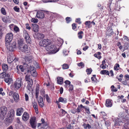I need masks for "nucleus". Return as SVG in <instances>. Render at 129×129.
I'll list each match as a JSON object with an SVG mask.
<instances>
[{
    "label": "nucleus",
    "mask_w": 129,
    "mask_h": 129,
    "mask_svg": "<svg viewBox=\"0 0 129 129\" xmlns=\"http://www.w3.org/2000/svg\"><path fill=\"white\" fill-rule=\"evenodd\" d=\"M32 57L31 56H25L24 58L23 61V66L27 68H28L29 66L30 67V70L32 72L34 70V67L31 64L32 61Z\"/></svg>",
    "instance_id": "f257e3e1"
},
{
    "label": "nucleus",
    "mask_w": 129,
    "mask_h": 129,
    "mask_svg": "<svg viewBox=\"0 0 129 129\" xmlns=\"http://www.w3.org/2000/svg\"><path fill=\"white\" fill-rule=\"evenodd\" d=\"M22 84H23L22 80L18 79L12 84L11 87H12L14 90H17L21 87Z\"/></svg>",
    "instance_id": "f03ea898"
},
{
    "label": "nucleus",
    "mask_w": 129,
    "mask_h": 129,
    "mask_svg": "<svg viewBox=\"0 0 129 129\" xmlns=\"http://www.w3.org/2000/svg\"><path fill=\"white\" fill-rule=\"evenodd\" d=\"M46 49L47 51H49L50 53H55L59 51L58 48L53 44H52L51 43L46 47Z\"/></svg>",
    "instance_id": "7ed1b4c3"
},
{
    "label": "nucleus",
    "mask_w": 129,
    "mask_h": 129,
    "mask_svg": "<svg viewBox=\"0 0 129 129\" xmlns=\"http://www.w3.org/2000/svg\"><path fill=\"white\" fill-rule=\"evenodd\" d=\"M16 42L14 41L11 43H6V46L7 49L10 51H14L16 48Z\"/></svg>",
    "instance_id": "20e7f679"
},
{
    "label": "nucleus",
    "mask_w": 129,
    "mask_h": 129,
    "mask_svg": "<svg viewBox=\"0 0 129 129\" xmlns=\"http://www.w3.org/2000/svg\"><path fill=\"white\" fill-rule=\"evenodd\" d=\"M25 80L27 81L28 84L27 88L29 91L32 90V86L33 85V81L32 79L30 78L29 76L28 75H26L25 77Z\"/></svg>",
    "instance_id": "39448f33"
},
{
    "label": "nucleus",
    "mask_w": 129,
    "mask_h": 129,
    "mask_svg": "<svg viewBox=\"0 0 129 129\" xmlns=\"http://www.w3.org/2000/svg\"><path fill=\"white\" fill-rule=\"evenodd\" d=\"M51 43V41L48 39H44L41 40L39 42L40 45L45 47V48L49 44Z\"/></svg>",
    "instance_id": "423d86ee"
},
{
    "label": "nucleus",
    "mask_w": 129,
    "mask_h": 129,
    "mask_svg": "<svg viewBox=\"0 0 129 129\" xmlns=\"http://www.w3.org/2000/svg\"><path fill=\"white\" fill-rule=\"evenodd\" d=\"M13 35L11 33L7 34L6 35L5 38L6 43H10L12 40L13 38Z\"/></svg>",
    "instance_id": "0eeeda50"
},
{
    "label": "nucleus",
    "mask_w": 129,
    "mask_h": 129,
    "mask_svg": "<svg viewBox=\"0 0 129 129\" xmlns=\"http://www.w3.org/2000/svg\"><path fill=\"white\" fill-rule=\"evenodd\" d=\"M23 37L27 43L30 44L31 42V40L29 34L26 30L23 31Z\"/></svg>",
    "instance_id": "6e6552de"
},
{
    "label": "nucleus",
    "mask_w": 129,
    "mask_h": 129,
    "mask_svg": "<svg viewBox=\"0 0 129 129\" xmlns=\"http://www.w3.org/2000/svg\"><path fill=\"white\" fill-rule=\"evenodd\" d=\"M29 122L31 127L33 129H36L37 123L36 118L35 117H32L30 119Z\"/></svg>",
    "instance_id": "1a4fd4ad"
},
{
    "label": "nucleus",
    "mask_w": 129,
    "mask_h": 129,
    "mask_svg": "<svg viewBox=\"0 0 129 129\" xmlns=\"http://www.w3.org/2000/svg\"><path fill=\"white\" fill-rule=\"evenodd\" d=\"M7 108L5 106L1 107L0 108V115L4 116L7 113Z\"/></svg>",
    "instance_id": "9d476101"
},
{
    "label": "nucleus",
    "mask_w": 129,
    "mask_h": 129,
    "mask_svg": "<svg viewBox=\"0 0 129 129\" xmlns=\"http://www.w3.org/2000/svg\"><path fill=\"white\" fill-rule=\"evenodd\" d=\"M19 48L20 50L25 53H28V52L29 51V48H28L26 44L24 45L22 47L21 46Z\"/></svg>",
    "instance_id": "9b49d317"
},
{
    "label": "nucleus",
    "mask_w": 129,
    "mask_h": 129,
    "mask_svg": "<svg viewBox=\"0 0 129 129\" xmlns=\"http://www.w3.org/2000/svg\"><path fill=\"white\" fill-rule=\"evenodd\" d=\"M34 37L35 38H37L38 39H43L44 37V35L39 33H35L34 35Z\"/></svg>",
    "instance_id": "f8f14e48"
},
{
    "label": "nucleus",
    "mask_w": 129,
    "mask_h": 129,
    "mask_svg": "<svg viewBox=\"0 0 129 129\" xmlns=\"http://www.w3.org/2000/svg\"><path fill=\"white\" fill-rule=\"evenodd\" d=\"M10 74L9 73L7 74V75L5 78L4 80L5 82L7 83H8V84L12 83L13 80L10 77Z\"/></svg>",
    "instance_id": "ddd939ff"
},
{
    "label": "nucleus",
    "mask_w": 129,
    "mask_h": 129,
    "mask_svg": "<svg viewBox=\"0 0 129 129\" xmlns=\"http://www.w3.org/2000/svg\"><path fill=\"white\" fill-rule=\"evenodd\" d=\"M38 104L41 108L44 107V104L43 101V98L41 96H40L38 99Z\"/></svg>",
    "instance_id": "4468645a"
},
{
    "label": "nucleus",
    "mask_w": 129,
    "mask_h": 129,
    "mask_svg": "<svg viewBox=\"0 0 129 129\" xmlns=\"http://www.w3.org/2000/svg\"><path fill=\"white\" fill-rule=\"evenodd\" d=\"M105 105L108 108L111 107L112 106V100L110 99H107L105 102Z\"/></svg>",
    "instance_id": "2eb2a0df"
},
{
    "label": "nucleus",
    "mask_w": 129,
    "mask_h": 129,
    "mask_svg": "<svg viewBox=\"0 0 129 129\" xmlns=\"http://www.w3.org/2000/svg\"><path fill=\"white\" fill-rule=\"evenodd\" d=\"M114 34V32L113 31V29L111 28H109L108 29H107L106 33V36L110 37Z\"/></svg>",
    "instance_id": "dca6fc26"
},
{
    "label": "nucleus",
    "mask_w": 129,
    "mask_h": 129,
    "mask_svg": "<svg viewBox=\"0 0 129 129\" xmlns=\"http://www.w3.org/2000/svg\"><path fill=\"white\" fill-rule=\"evenodd\" d=\"M32 104L33 107L35 110L36 113L37 114H38L39 113V111L37 102L34 100L32 102Z\"/></svg>",
    "instance_id": "f3484780"
},
{
    "label": "nucleus",
    "mask_w": 129,
    "mask_h": 129,
    "mask_svg": "<svg viewBox=\"0 0 129 129\" xmlns=\"http://www.w3.org/2000/svg\"><path fill=\"white\" fill-rule=\"evenodd\" d=\"M36 17L38 18L43 19L45 17L44 13L42 11H38L37 12Z\"/></svg>",
    "instance_id": "a211bd4d"
},
{
    "label": "nucleus",
    "mask_w": 129,
    "mask_h": 129,
    "mask_svg": "<svg viewBox=\"0 0 129 129\" xmlns=\"http://www.w3.org/2000/svg\"><path fill=\"white\" fill-rule=\"evenodd\" d=\"M112 1H109V3L107 4L108 6L107 7V9L108 10L109 13L110 15V14H112V11H111V8L110 7L112 3Z\"/></svg>",
    "instance_id": "6ab92c4d"
},
{
    "label": "nucleus",
    "mask_w": 129,
    "mask_h": 129,
    "mask_svg": "<svg viewBox=\"0 0 129 129\" xmlns=\"http://www.w3.org/2000/svg\"><path fill=\"white\" fill-rule=\"evenodd\" d=\"M57 102H61L63 104H65L67 102V100L66 98H63L62 97H60L58 101H56Z\"/></svg>",
    "instance_id": "aec40b11"
},
{
    "label": "nucleus",
    "mask_w": 129,
    "mask_h": 129,
    "mask_svg": "<svg viewBox=\"0 0 129 129\" xmlns=\"http://www.w3.org/2000/svg\"><path fill=\"white\" fill-rule=\"evenodd\" d=\"M22 118L24 121H27L29 118L28 114L26 112H24L22 116Z\"/></svg>",
    "instance_id": "412c9836"
},
{
    "label": "nucleus",
    "mask_w": 129,
    "mask_h": 129,
    "mask_svg": "<svg viewBox=\"0 0 129 129\" xmlns=\"http://www.w3.org/2000/svg\"><path fill=\"white\" fill-rule=\"evenodd\" d=\"M23 112V110L22 108H18L16 110V115L18 116H21Z\"/></svg>",
    "instance_id": "4be33fe9"
},
{
    "label": "nucleus",
    "mask_w": 129,
    "mask_h": 129,
    "mask_svg": "<svg viewBox=\"0 0 129 129\" xmlns=\"http://www.w3.org/2000/svg\"><path fill=\"white\" fill-rule=\"evenodd\" d=\"M40 90V86L39 84H37L36 85V94L35 96L36 99L38 97V96L39 94V91Z\"/></svg>",
    "instance_id": "5701e85b"
},
{
    "label": "nucleus",
    "mask_w": 129,
    "mask_h": 129,
    "mask_svg": "<svg viewBox=\"0 0 129 129\" xmlns=\"http://www.w3.org/2000/svg\"><path fill=\"white\" fill-rule=\"evenodd\" d=\"M13 98L15 101L16 102H18L19 100V95L18 93L14 92L13 95Z\"/></svg>",
    "instance_id": "b1692460"
},
{
    "label": "nucleus",
    "mask_w": 129,
    "mask_h": 129,
    "mask_svg": "<svg viewBox=\"0 0 129 129\" xmlns=\"http://www.w3.org/2000/svg\"><path fill=\"white\" fill-rule=\"evenodd\" d=\"M100 73L102 75H108L109 76H110L109 75V72L107 70H102L100 71Z\"/></svg>",
    "instance_id": "393cba45"
},
{
    "label": "nucleus",
    "mask_w": 129,
    "mask_h": 129,
    "mask_svg": "<svg viewBox=\"0 0 129 129\" xmlns=\"http://www.w3.org/2000/svg\"><path fill=\"white\" fill-rule=\"evenodd\" d=\"M57 82L58 84H62L63 82V78L61 77H58L57 78Z\"/></svg>",
    "instance_id": "a878e982"
},
{
    "label": "nucleus",
    "mask_w": 129,
    "mask_h": 129,
    "mask_svg": "<svg viewBox=\"0 0 129 129\" xmlns=\"http://www.w3.org/2000/svg\"><path fill=\"white\" fill-rule=\"evenodd\" d=\"M33 30L35 32H37L38 31V26L35 24H33Z\"/></svg>",
    "instance_id": "bb28decb"
},
{
    "label": "nucleus",
    "mask_w": 129,
    "mask_h": 129,
    "mask_svg": "<svg viewBox=\"0 0 129 129\" xmlns=\"http://www.w3.org/2000/svg\"><path fill=\"white\" fill-rule=\"evenodd\" d=\"M14 58V56H9L7 58V61L9 63H11L13 61V59Z\"/></svg>",
    "instance_id": "cd10ccee"
},
{
    "label": "nucleus",
    "mask_w": 129,
    "mask_h": 129,
    "mask_svg": "<svg viewBox=\"0 0 129 129\" xmlns=\"http://www.w3.org/2000/svg\"><path fill=\"white\" fill-rule=\"evenodd\" d=\"M85 107L83 106L81 104L80 105H79L77 108V113H79L82 111V108H84Z\"/></svg>",
    "instance_id": "c85d7f7f"
},
{
    "label": "nucleus",
    "mask_w": 129,
    "mask_h": 129,
    "mask_svg": "<svg viewBox=\"0 0 129 129\" xmlns=\"http://www.w3.org/2000/svg\"><path fill=\"white\" fill-rule=\"evenodd\" d=\"M18 43L19 45V48L21 47L24 44L23 40L22 39H20L18 41Z\"/></svg>",
    "instance_id": "c756f323"
},
{
    "label": "nucleus",
    "mask_w": 129,
    "mask_h": 129,
    "mask_svg": "<svg viewBox=\"0 0 129 129\" xmlns=\"http://www.w3.org/2000/svg\"><path fill=\"white\" fill-rule=\"evenodd\" d=\"M83 32L82 31H80L78 33V38L79 39H81L83 38Z\"/></svg>",
    "instance_id": "7c9ffc66"
},
{
    "label": "nucleus",
    "mask_w": 129,
    "mask_h": 129,
    "mask_svg": "<svg viewBox=\"0 0 129 129\" xmlns=\"http://www.w3.org/2000/svg\"><path fill=\"white\" fill-rule=\"evenodd\" d=\"M2 69L3 71L6 72L8 69V66L6 64L4 63L3 64L2 66Z\"/></svg>",
    "instance_id": "2f4dec72"
},
{
    "label": "nucleus",
    "mask_w": 129,
    "mask_h": 129,
    "mask_svg": "<svg viewBox=\"0 0 129 129\" xmlns=\"http://www.w3.org/2000/svg\"><path fill=\"white\" fill-rule=\"evenodd\" d=\"M85 24L86 27H87L88 28H91L92 27L91 23L90 21H86Z\"/></svg>",
    "instance_id": "473e14b6"
},
{
    "label": "nucleus",
    "mask_w": 129,
    "mask_h": 129,
    "mask_svg": "<svg viewBox=\"0 0 129 129\" xmlns=\"http://www.w3.org/2000/svg\"><path fill=\"white\" fill-rule=\"evenodd\" d=\"M7 75V74H6V72H3L0 74V78L2 79H5V78Z\"/></svg>",
    "instance_id": "72a5a7b5"
},
{
    "label": "nucleus",
    "mask_w": 129,
    "mask_h": 129,
    "mask_svg": "<svg viewBox=\"0 0 129 129\" xmlns=\"http://www.w3.org/2000/svg\"><path fill=\"white\" fill-rule=\"evenodd\" d=\"M9 116L10 117H13L14 115V111L13 109L10 110L9 112Z\"/></svg>",
    "instance_id": "f704fd0d"
},
{
    "label": "nucleus",
    "mask_w": 129,
    "mask_h": 129,
    "mask_svg": "<svg viewBox=\"0 0 129 129\" xmlns=\"http://www.w3.org/2000/svg\"><path fill=\"white\" fill-rule=\"evenodd\" d=\"M59 1V0H43L42 1L44 3L49 2H54Z\"/></svg>",
    "instance_id": "c9c22d12"
},
{
    "label": "nucleus",
    "mask_w": 129,
    "mask_h": 129,
    "mask_svg": "<svg viewBox=\"0 0 129 129\" xmlns=\"http://www.w3.org/2000/svg\"><path fill=\"white\" fill-rule=\"evenodd\" d=\"M129 121L125 123L123 126L122 129H129Z\"/></svg>",
    "instance_id": "e433bc0d"
},
{
    "label": "nucleus",
    "mask_w": 129,
    "mask_h": 129,
    "mask_svg": "<svg viewBox=\"0 0 129 129\" xmlns=\"http://www.w3.org/2000/svg\"><path fill=\"white\" fill-rule=\"evenodd\" d=\"M120 122L118 120H115L114 122V125L116 126H118L120 125Z\"/></svg>",
    "instance_id": "4c0bfd02"
},
{
    "label": "nucleus",
    "mask_w": 129,
    "mask_h": 129,
    "mask_svg": "<svg viewBox=\"0 0 129 129\" xmlns=\"http://www.w3.org/2000/svg\"><path fill=\"white\" fill-rule=\"evenodd\" d=\"M64 83H65V84L64 85L65 87L66 88L68 86H69L70 85H71V82L69 81L66 80L65 81Z\"/></svg>",
    "instance_id": "58836bf2"
},
{
    "label": "nucleus",
    "mask_w": 129,
    "mask_h": 129,
    "mask_svg": "<svg viewBox=\"0 0 129 129\" xmlns=\"http://www.w3.org/2000/svg\"><path fill=\"white\" fill-rule=\"evenodd\" d=\"M111 91L113 92H116L117 91V89L114 86L112 85L111 87Z\"/></svg>",
    "instance_id": "ea45409f"
},
{
    "label": "nucleus",
    "mask_w": 129,
    "mask_h": 129,
    "mask_svg": "<svg viewBox=\"0 0 129 129\" xmlns=\"http://www.w3.org/2000/svg\"><path fill=\"white\" fill-rule=\"evenodd\" d=\"M93 77H92L91 78V80L92 81H93L94 82H97V80L96 78V75H93Z\"/></svg>",
    "instance_id": "a19ab883"
},
{
    "label": "nucleus",
    "mask_w": 129,
    "mask_h": 129,
    "mask_svg": "<svg viewBox=\"0 0 129 129\" xmlns=\"http://www.w3.org/2000/svg\"><path fill=\"white\" fill-rule=\"evenodd\" d=\"M92 70L91 68H89L87 69L86 70V71L88 75H89L91 74Z\"/></svg>",
    "instance_id": "79ce46f5"
},
{
    "label": "nucleus",
    "mask_w": 129,
    "mask_h": 129,
    "mask_svg": "<svg viewBox=\"0 0 129 129\" xmlns=\"http://www.w3.org/2000/svg\"><path fill=\"white\" fill-rule=\"evenodd\" d=\"M83 126H84V128L85 129H87L88 127L89 129L91 128V126L89 124H86L84 123L83 125Z\"/></svg>",
    "instance_id": "37998d69"
},
{
    "label": "nucleus",
    "mask_w": 129,
    "mask_h": 129,
    "mask_svg": "<svg viewBox=\"0 0 129 129\" xmlns=\"http://www.w3.org/2000/svg\"><path fill=\"white\" fill-rule=\"evenodd\" d=\"M69 67L68 65L66 64H64L62 66V68L63 69H68Z\"/></svg>",
    "instance_id": "c03bdc74"
},
{
    "label": "nucleus",
    "mask_w": 129,
    "mask_h": 129,
    "mask_svg": "<svg viewBox=\"0 0 129 129\" xmlns=\"http://www.w3.org/2000/svg\"><path fill=\"white\" fill-rule=\"evenodd\" d=\"M31 21L34 23H37L38 21V20L37 19L35 18H32L31 20Z\"/></svg>",
    "instance_id": "a18cd8bd"
},
{
    "label": "nucleus",
    "mask_w": 129,
    "mask_h": 129,
    "mask_svg": "<svg viewBox=\"0 0 129 129\" xmlns=\"http://www.w3.org/2000/svg\"><path fill=\"white\" fill-rule=\"evenodd\" d=\"M14 31L16 32H19V29L18 27L16 26H14L13 28Z\"/></svg>",
    "instance_id": "49530a36"
},
{
    "label": "nucleus",
    "mask_w": 129,
    "mask_h": 129,
    "mask_svg": "<svg viewBox=\"0 0 129 129\" xmlns=\"http://www.w3.org/2000/svg\"><path fill=\"white\" fill-rule=\"evenodd\" d=\"M123 75L122 74H121L120 75H119V77L120 78H119L118 77H116V78L118 80L119 82H121L122 81V79L121 78H123Z\"/></svg>",
    "instance_id": "de8ad7c7"
},
{
    "label": "nucleus",
    "mask_w": 129,
    "mask_h": 129,
    "mask_svg": "<svg viewBox=\"0 0 129 129\" xmlns=\"http://www.w3.org/2000/svg\"><path fill=\"white\" fill-rule=\"evenodd\" d=\"M119 67V64L118 63H116L114 66V69L115 71H118L119 69L117 68Z\"/></svg>",
    "instance_id": "09e8293b"
},
{
    "label": "nucleus",
    "mask_w": 129,
    "mask_h": 129,
    "mask_svg": "<svg viewBox=\"0 0 129 129\" xmlns=\"http://www.w3.org/2000/svg\"><path fill=\"white\" fill-rule=\"evenodd\" d=\"M69 92H71L73 90L74 86L73 85L71 84L69 86Z\"/></svg>",
    "instance_id": "8fccbe9b"
},
{
    "label": "nucleus",
    "mask_w": 129,
    "mask_h": 129,
    "mask_svg": "<svg viewBox=\"0 0 129 129\" xmlns=\"http://www.w3.org/2000/svg\"><path fill=\"white\" fill-rule=\"evenodd\" d=\"M44 96L45 97L47 102L48 103H50V100L48 95L47 94H46Z\"/></svg>",
    "instance_id": "3c124183"
},
{
    "label": "nucleus",
    "mask_w": 129,
    "mask_h": 129,
    "mask_svg": "<svg viewBox=\"0 0 129 129\" xmlns=\"http://www.w3.org/2000/svg\"><path fill=\"white\" fill-rule=\"evenodd\" d=\"M66 22L68 23H69L72 20L71 18L69 17L66 18Z\"/></svg>",
    "instance_id": "603ef678"
},
{
    "label": "nucleus",
    "mask_w": 129,
    "mask_h": 129,
    "mask_svg": "<svg viewBox=\"0 0 129 129\" xmlns=\"http://www.w3.org/2000/svg\"><path fill=\"white\" fill-rule=\"evenodd\" d=\"M1 13L4 15H5L6 14V12L5 8H2L1 10Z\"/></svg>",
    "instance_id": "864d4df0"
},
{
    "label": "nucleus",
    "mask_w": 129,
    "mask_h": 129,
    "mask_svg": "<svg viewBox=\"0 0 129 129\" xmlns=\"http://www.w3.org/2000/svg\"><path fill=\"white\" fill-rule=\"evenodd\" d=\"M85 110V111L88 114H89L90 113V112L89 110V108H85H85H84Z\"/></svg>",
    "instance_id": "5fc2aeb1"
},
{
    "label": "nucleus",
    "mask_w": 129,
    "mask_h": 129,
    "mask_svg": "<svg viewBox=\"0 0 129 129\" xmlns=\"http://www.w3.org/2000/svg\"><path fill=\"white\" fill-rule=\"evenodd\" d=\"M72 29L74 30H76L77 28V26L76 25V24L75 23H73L72 24Z\"/></svg>",
    "instance_id": "6e6d98bb"
},
{
    "label": "nucleus",
    "mask_w": 129,
    "mask_h": 129,
    "mask_svg": "<svg viewBox=\"0 0 129 129\" xmlns=\"http://www.w3.org/2000/svg\"><path fill=\"white\" fill-rule=\"evenodd\" d=\"M13 9L14 11L16 12H20L19 8H17L16 6L14 7L13 8Z\"/></svg>",
    "instance_id": "4d7b16f0"
},
{
    "label": "nucleus",
    "mask_w": 129,
    "mask_h": 129,
    "mask_svg": "<svg viewBox=\"0 0 129 129\" xmlns=\"http://www.w3.org/2000/svg\"><path fill=\"white\" fill-rule=\"evenodd\" d=\"M77 65L79 67L81 66L82 67H84V64L82 62H80L79 63H77Z\"/></svg>",
    "instance_id": "13d9d810"
},
{
    "label": "nucleus",
    "mask_w": 129,
    "mask_h": 129,
    "mask_svg": "<svg viewBox=\"0 0 129 129\" xmlns=\"http://www.w3.org/2000/svg\"><path fill=\"white\" fill-rule=\"evenodd\" d=\"M32 75L34 77H35L37 75V73L35 71H32L31 73Z\"/></svg>",
    "instance_id": "bf43d9fd"
},
{
    "label": "nucleus",
    "mask_w": 129,
    "mask_h": 129,
    "mask_svg": "<svg viewBox=\"0 0 129 129\" xmlns=\"http://www.w3.org/2000/svg\"><path fill=\"white\" fill-rule=\"evenodd\" d=\"M75 21L76 22L78 23L79 24H80L81 23V22L80 21V18L76 19V20Z\"/></svg>",
    "instance_id": "052dcab7"
},
{
    "label": "nucleus",
    "mask_w": 129,
    "mask_h": 129,
    "mask_svg": "<svg viewBox=\"0 0 129 129\" xmlns=\"http://www.w3.org/2000/svg\"><path fill=\"white\" fill-rule=\"evenodd\" d=\"M2 20L5 23H7L8 21L7 20V17H3Z\"/></svg>",
    "instance_id": "680f3d73"
},
{
    "label": "nucleus",
    "mask_w": 129,
    "mask_h": 129,
    "mask_svg": "<svg viewBox=\"0 0 129 129\" xmlns=\"http://www.w3.org/2000/svg\"><path fill=\"white\" fill-rule=\"evenodd\" d=\"M71 112L73 114H75L76 113H77V109H73L71 110Z\"/></svg>",
    "instance_id": "e2e57ef3"
},
{
    "label": "nucleus",
    "mask_w": 129,
    "mask_h": 129,
    "mask_svg": "<svg viewBox=\"0 0 129 129\" xmlns=\"http://www.w3.org/2000/svg\"><path fill=\"white\" fill-rule=\"evenodd\" d=\"M19 69H20L22 72H23L25 70L23 67V66L22 65H20L19 67Z\"/></svg>",
    "instance_id": "0e129e2a"
},
{
    "label": "nucleus",
    "mask_w": 129,
    "mask_h": 129,
    "mask_svg": "<svg viewBox=\"0 0 129 129\" xmlns=\"http://www.w3.org/2000/svg\"><path fill=\"white\" fill-rule=\"evenodd\" d=\"M124 78L126 80L128 81L129 80V75L126 74L124 76Z\"/></svg>",
    "instance_id": "69168bd1"
},
{
    "label": "nucleus",
    "mask_w": 129,
    "mask_h": 129,
    "mask_svg": "<svg viewBox=\"0 0 129 129\" xmlns=\"http://www.w3.org/2000/svg\"><path fill=\"white\" fill-rule=\"evenodd\" d=\"M18 58L17 57H15L13 59V62L14 63H16L17 62H18Z\"/></svg>",
    "instance_id": "338daca9"
},
{
    "label": "nucleus",
    "mask_w": 129,
    "mask_h": 129,
    "mask_svg": "<svg viewBox=\"0 0 129 129\" xmlns=\"http://www.w3.org/2000/svg\"><path fill=\"white\" fill-rule=\"evenodd\" d=\"M25 101H28L29 100V97L28 95L26 93L25 94Z\"/></svg>",
    "instance_id": "774afa93"
}]
</instances>
